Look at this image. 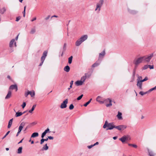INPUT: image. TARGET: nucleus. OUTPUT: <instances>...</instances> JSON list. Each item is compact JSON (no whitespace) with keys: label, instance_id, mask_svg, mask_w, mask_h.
Instances as JSON below:
<instances>
[{"label":"nucleus","instance_id":"obj_42","mask_svg":"<svg viewBox=\"0 0 156 156\" xmlns=\"http://www.w3.org/2000/svg\"><path fill=\"white\" fill-rule=\"evenodd\" d=\"M83 96V94H81V95H80V96H79V97H78L77 98V100H80L82 98Z\"/></svg>","mask_w":156,"mask_h":156},{"label":"nucleus","instance_id":"obj_7","mask_svg":"<svg viewBox=\"0 0 156 156\" xmlns=\"http://www.w3.org/2000/svg\"><path fill=\"white\" fill-rule=\"evenodd\" d=\"M126 126L123 125L115 126V128L120 131H122L126 129Z\"/></svg>","mask_w":156,"mask_h":156},{"label":"nucleus","instance_id":"obj_38","mask_svg":"<svg viewBox=\"0 0 156 156\" xmlns=\"http://www.w3.org/2000/svg\"><path fill=\"white\" fill-rule=\"evenodd\" d=\"M149 155L150 156H154L155 154L152 152H149Z\"/></svg>","mask_w":156,"mask_h":156},{"label":"nucleus","instance_id":"obj_5","mask_svg":"<svg viewBox=\"0 0 156 156\" xmlns=\"http://www.w3.org/2000/svg\"><path fill=\"white\" fill-rule=\"evenodd\" d=\"M144 58L143 57H141L137 58V59H135L134 61V63L136 66L139 64L143 62H144Z\"/></svg>","mask_w":156,"mask_h":156},{"label":"nucleus","instance_id":"obj_21","mask_svg":"<svg viewBox=\"0 0 156 156\" xmlns=\"http://www.w3.org/2000/svg\"><path fill=\"white\" fill-rule=\"evenodd\" d=\"M83 83V82L80 80L77 81L75 83L76 85L77 86L82 85Z\"/></svg>","mask_w":156,"mask_h":156},{"label":"nucleus","instance_id":"obj_64","mask_svg":"<svg viewBox=\"0 0 156 156\" xmlns=\"http://www.w3.org/2000/svg\"><path fill=\"white\" fill-rule=\"evenodd\" d=\"M128 145L129 146H132V145L133 144H128Z\"/></svg>","mask_w":156,"mask_h":156},{"label":"nucleus","instance_id":"obj_20","mask_svg":"<svg viewBox=\"0 0 156 156\" xmlns=\"http://www.w3.org/2000/svg\"><path fill=\"white\" fill-rule=\"evenodd\" d=\"M122 113L121 112H118V114L116 116L119 119L121 120L122 119Z\"/></svg>","mask_w":156,"mask_h":156},{"label":"nucleus","instance_id":"obj_31","mask_svg":"<svg viewBox=\"0 0 156 156\" xmlns=\"http://www.w3.org/2000/svg\"><path fill=\"white\" fill-rule=\"evenodd\" d=\"M36 105H33L32 106V107L31 108V109L29 111V112L30 113H32V112L34 110L35 108L36 107Z\"/></svg>","mask_w":156,"mask_h":156},{"label":"nucleus","instance_id":"obj_46","mask_svg":"<svg viewBox=\"0 0 156 156\" xmlns=\"http://www.w3.org/2000/svg\"><path fill=\"white\" fill-rule=\"evenodd\" d=\"M148 80V78L147 77H145L144 79L143 80H141V81H142V82H144L145 81L147 80Z\"/></svg>","mask_w":156,"mask_h":156},{"label":"nucleus","instance_id":"obj_15","mask_svg":"<svg viewBox=\"0 0 156 156\" xmlns=\"http://www.w3.org/2000/svg\"><path fill=\"white\" fill-rule=\"evenodd\" d=\"M142 82L141 81V80H137V82L136 84V85L138 87H139V88L142 90Z\"/></svg>","mask_w":156,"mask_h":156},{"label":"nucleus","instance_id":"obj_9","mask_svg":"<svg viewBox=\"0 0 156 156\" xmlns=\"http://www.w3.org/2000/svg\"><path fill=\"white\" fill-rule=\"evenodd\" d=\"M68 99H66L60 105V108H65L67 107V104L68 103Z\"/></svg>","mask_w":156,"mask_h":156},{"label":"nucleus","instance_id":"obj_12","mask_svg":"<svg viewBox=\"0 0 156 156\" xmlns=\"http://www.w3.org/2000/svg\"><path fill=\"white\" fill-rule=\"evenodd\" d=\"M9 90L15 89L16 91H17L18 90V87L16 84L11 85L9 88Z\"/></svg>","mask_w":156,"mask_h":156},{"label":"nucleus","instance_id":"obj_44","mask_svg":"<svg viewBox=\"0 0 156 156\" xmlns=\"http://www.w3.org/2000/svg\"><path fill=\"white\" fill-rule=\"evenodd\" d=\"M42 138V139L41 140L40 144H42L44 142V139L43 138Z\"/></svg>","mask_w":156,"mask_h":156},{"label":"nucleus","instance_id":"obj_36","mask_svg":"<svg viewBox=\"0 0 156 156\" xmlns=\"http://www.w3.org/2000/svg\"><path fill=\"white\" fill-rule=\"evenodd\" d=\"M91 100L92 99H90L88 101H87L85 104H84V106L86 107L90 103Z\"/></svg>","mask_w":156,"mask_h":156},{"label":"nucleus","instance_id":"obj_25","mask_svg":"<svg viewBox=\"0 0 156 156\" xmlns=\"http://www.w3.org/2000/svg\"><path fill=\"white\" fill-rule=\"evenodd\" d=\"M101 98V97L98 96L96 98V101L99 102L100 104H103L104 103V100L103 101H101V100H99V99H100Z\"/></svg>","mask_w":156,"mask_h":156},{"label":"nucleus","instance_id":"obj_27","mask_svg":"<svg viewBox=\"0 0 156 156\" xmlns=\"http://www.w3.org/2000/svg\"><path fill=\"white\" fill-rule=\"evenodd\" d=\"M39 134L38 133L35 132L33 133L31 136V137H35L38 136Z\"/></svg>","mask_w":156,"mask_h":156},{"label":"nucleus","instance_id":"obj_23","mask_svg":"<svg viewBox=\"0 0 156 156\" xmlns=\"http://www.w3.org/2000/svg\"><path fill=\"white\" fill-rule=\"evenodd\" d=\"M13 119H12L9 120V123H8V128H10V127L12 124Z\"/></svg>","mask_w":156,"mask_h":156},{"label":"nucleus","instance_id":"obj_34","mask_svg":"<svg viewBox=\"0 0 156 156\" xmlns=\"http://www.w3.org/2000/svg\"><path fill=\"white\" fill-rule=\"evenodd\" d=\"M86 76H83L82 77L80 80L82 81L84 83V82L85 81V80H86Z\"/></svg>","mask_w":156,"mask_h":156},{"label":"nucleus","instance_id":"obj_28","mask_svg":"<svg viewBox=\"0 0 156 156\" xmlns=\"http://www.w3.org/2000/svg\"><path fill=\"white\" fill-rule=\"evenodd\" d=\"M23 147H19L17 150V154H20L22 153V150Z\"/></svg>","mask_w":156,"mask_h":156},{"label":"nucleus","instance_id":"obj_19","mask_svg":"<svg viewBox=\"0 0 156 156\" xmlns=\"http://www.w3.org/2000/svg\"><path fill=\"white\" fill-rule=\"evenodd\" d=\"M82 42H83L79 38L76 42L75 45L76 46H79Z\"/></svg>","mask_w":156,"mask_h":156},{"label":"nucleus","instance_id":"obj_49","mask_svg":"<svg viewBox=\"0 0 156 156\" xmlns=\"http://www.w3.org/2000/svg\"><path fill=\"white\" fill-rule=\"evenodd\" d=\"M93 146H94V145H91L88 146L87 147L89 149H90Z\"/></svg>","mask_w":156,"mask_h":156},{"label":"nucleus","instance_id":"obj_14","mask_svg":"<svg viewBox=\"0 0 156 156\" xmlns=\"http://www.w3.org/2000/svg\"><path fill=\"white\" fill-rule=\"evenodd\" d=\"M88 38V36L87 35H84L82 36L80 38V39L83 42L85 40H86Z\"/></svg>","mask_w":156,"mask_h":156},{"label":"nucleus","instance_id":"obj_45","mask_svg":"<svg viewBox=\"0 0 156 156\" xmlns=\"http://www.w3.org/2000/svg\"><path fill=\"white\" fill-rule=\"evenodd\" d=\"M26 105V103L25 102H23V103L22 106L23 108H24Z\"/></svg>","mask_w":156,"mask_h":156},{"label":"nucleus","instance_id":"obj_56","mask_svg":"<svg viewBox=\"0 0 156 156\" xmlns=\"http://www.w3.org/2000/svg\"><path fill=\"white\" fill-rule=\"evenodd\" d=\"M98 144H99V143H98V142H96L95 143V144H93V145H94V146H95V145H97Z\"/></svg>","mask_w":156,"mask_h":156},{"label":"nucleus","instance_id":"obj_41","mask_svg":"<svg viewBox=\"0 0 156 156\" xmlns=\"http://www.w3.org/2000/svg\"><path fill=\"white\" fill-rule=\"evenodd\" d=\"M26 6L24 7V11L23 12V16L24 17L25 16V10H26Z\"/></svg>","mask_w":156,"mask_h":156},{"label":"nucleus","instance_id":"obj_51","mask_svg":"<svg viewBox=\"0 0 156 156\" xmlns=\"http://www.w3.org/2000/svg\"><path fill=\"white\" fill-rule=\"evenodd\" d=\"M20 17H17L16 18V21H18L20 19Z\"/></svg>","mask_w":156,"mask_h":156},{"label":"nucleus","instance_id":"obj_24","mask_svg":"<svg viewBox=\"0 0 156 156\" xmlns=\"http://www.w3.org/2000/svg\"><path fill=\"white\" fill-rule=\"evenodd\" d=\"M70 69V68L68 66H66L64 69V70L67 72H69Z\"/></svg>","mask_w":156,"mask_h":156},{"label":"nucleus","instance_id":"obj_26","mask_svg":"<svg viewBox=\"0 0 156 156\" xmlns=\"http://www.w3.org/2000/svg\"><path fill=\"white\" fill-rule=\"evenodd\" d=\"M24 113V112H17L16 113L15 116L16 117H18L22 115Z\"/></svg>","mask_w":156,"mask_h":156},{"label":"nucleus","instance_id":"obj_60","mask_svg":"<svg viewBox=\"0 0 156 156\" xmlns=\"http://www.w3.org/2000/svg\"><path fill=\"white\" fill-rule=\"evenodd\" d=\"M19 35V34H18V35L16 37V40H18V39Z\"/></svg>","mask_w":156,"mask_h":156},{"label":"nucleus","instance_id":"obj_37","mask_svg":"<svg viewBox=\"0 0 156 156\" xmlns=\"http://www.w3.org/2000/svg\"><path fill=\"white\" fill-rule=\"evenodd\" d=\"M156 90V86L155 87H154L151 88V89H150V90H148V92H149V93L151 91L154 90Z\"/></svg>","mask_w":156,"mask_h":156},{"label":"nucleus","instance_id":"obj_47","mask_svg":"<svg viewBox=\"0 0 156 156\" xmlns=\"http://www.w3.org/2000/svg\"><path fill=\"white\" fill-rule=\"evenodd\" d=\"M148 67L150 68V69H154V66H153L148 65Z\"/></svg>","mask_w":156,"mask_h":156},{"label":"nucleus","instance_id":"obj_8","mask_svg":"<svg viewBox=\"0 0 156 156\" xmlns=\"http://www.w3.org/2000/svg\"><path fill=\"white\" fill-rule=\"evenodd\" d=\"M30 95L31 97H33L35 95V92L34 90L31 91H28L27 92H25L24 95L26 97H27L28 95Z\"/></svg>","mask_w":156,"mask_h":156},{"label":"nucleus","instance_id":"obj_1","mask_svg":"<svg viewBox=\"0 0 156 156\" xmlns=\"http://www.w3.org/2000/svg\"><path fill=\"white\" fill-rule=\"evenodd\" d=\"M115 126L114 125L113 122H111L108 123L107 121H106L105 122V124L103 126V128L104 129L106 128L107 127L106 130H108V129L112 130L114 128H115Z\"/></svg>","mask_w":156,"mask_h":156},{"label":"nucleus","instance_id":"obj_33","mask_svg":"<svg viewBox=\"0 0 156 156\" xmlns=\"http://www.w3.org/2000/svg\"><path fill=\"white\" fill-rule=\"evenodd\" d=\"M149 93V92H148V91H146V92H143V91H141L139 92V94L143 96L144 94H147Z\"/></svg>","mask_w":156,"mask_h":156},{"label":"nucleus","instance_id":"obj_16","mask_svg":"<svg viewBox=\"0 0 156 156\" xmlns=\"http://www.w3.org/2000/svg\"><path fill=\"white\" fill-rule=\"evenodd\" d=\"M15 40L14 39H12L10 42L9 43V47H12L13 44V43H14V45L15 46H16V43L15 42Z\"/></svg>","mask_w":156,"mask_h":156},{"label":"nucleus","instance_id":"obj_54","mask_svg":"<svg viewBox=\"0 0 156 156\" xmlns=\"http://www.w3.org/2000/svg\"><path fill=\"white\" fill-rule=\"evenodd\" d=\"M36 20V17H34V18H33V19H32V20H31V21L32 22H33L35 20Z\"/></svg>","mask_w":156,"mask_h":156},{"label":"nucleus","instance_id":"obj_57","mask_svg":"<svg viewBox=\"0 0 156 156\" xmlns=\"http://www.w3.org/2000/svg\"><path fill=\"white\" fill-rule=\"evenodd\" d=\"M7 78H8L9 79L11 80V78L9 76V75L8 76H7Z\"/></svg>","mask_w":156,"mask_h":156},{"label":"nucleus","instance_id":"obj_58","mask_svg":"<svg viewBox=\"0 0 156 156\" xmlns=\"http://www.w3.org/2000/svg\"><path fill=\"white\" fill-rule=\"evenodd\" d=\"M23 139L22 140H21L18 143V144H20V143H22V141H23Z\"/></svg>","mask_w":156,"mask_h":156},{"label":"nucleus","instance_id":"obj_43","mask_svg":"<svg viewBox=\"0 0 156 156\" xmlns=\"http://www.w3.org/2000/svg\"><path fill=\"white\" fill-rule=\"evenodd\" d=\"M10 131H8V132H7V133H6V134H5V135L2 138V139H4V138H5L6 137V136L9 133H10Z\"/></svg>","mask_w":156,"mask_h":156},{"label":"nucleus","instance_id":"obj_52","mask_svg":"<svg viewBox=\"0 0 156 156\" xmlns=\"http://www.w3.org/2000/svg\"><path fill=\"white\" fill-rule=\"evenodd\" d=\"M132 147L135 148H136L137 147V146L136 145L134 144H133Z\"/></svg>","mask_w":156,"mask_h":156},{"label":"nucleus","instance_id":"obj_22","mask_svg":"<svg viewBox=\"0 0 156 156\" xmlns=\"http://www.w3.org/2000/svg\"><path fill=\"white\" fill-rule=\"evenodd\" d=\"M11 94H12L11 91L10 90H9L8 91V93L7 94V95H6V96L5 97V99H7L9 98L11 96Z\"/></svg>","mask_w":156,"mask_h":156},{"label":"nucleus","instance_id":"obj_18","mask_svg":"<svg viewBox=\"0 0 156 156\" xmlns=\"http://www.w3.org/2000/svg\"><path fill=\"white\" fill-rule=\"evenodd\" d=\"M101 61L98 60V61L96 62L94 64H93L92 66V67H94L98 66L100 63Z\"/></svg>","mask_w":156,"mask_h":156},{"label":"nucleus","instance_id":"obj_30","mask_svg":"<svg viewBox=\"0 0 156 156\" xmlns=\"http://www.w3.org/2000/svg\"><path fill=\"white\" fill-rule=\"evenodd\" d=\"M48 147L47 146V144H45L42 148V150H45L46 151L48 150Z\"/></svg>","mask_w":156,"mask_h":156},{"label":"nucleus","instance_id":"obj_29","mask_svg":"<svg viewBox=\"0 0 156 156\" xmlns=\"http://www.w3.org/2000/svg\"><path fill=\"white\" fill-rule=\"evenodd\" d=\"M6 9L5 7H3L0 9V12L2 14H3L6 11Z\"/></svg>","mask_w":156,"mask_h":156},{"label":"nucleus","instance_id":"obj_35","mask_svg":"<svg viewBox=\"0 0 156 156\" xmlns=\"http://www.w3.org/2000/svg\"><path fill=\"white\" fill-rule=\"evenodd\" d=\"M36 32V29L35 28H33L31 29L30 31V33L31 34H34Z\"/></svg>","mask_w":156,"mask_h":156},{"label":"nucleus","instance_id":"obj_59","mask_svg":"<svg viewBox=\"0 0 156 156\" xmlns=\"http://www.w3.org/2000/svg\"><path fill=\"white\" fill-rule=\"evenodd\" d=\"M72 86L70 85L69 87V88H68V90H69L70 89V88H72Z\"/></svg>","mask_w":156,"mask_h":156},{"label":"nucleus","instance_id":"obj_50","mask_svg":"<svg viewBox=\"0 0 156 156\" xmlns=\"http://www.w3.org/2000/svg\"><path fill=\"white\" fill-rule=\"evenodd\" d=\"M21 131V130H20L19 129H18V132L17 133V134L16 135V136H17L20 133Z\"/></svg>","mask_w":156,"mask_h":156},{"label":"nucleus","instance_id":"obj_53","mask_svg":"<svg viewBox=\"0 0 156 156\" xmlns=\"http://www.w3.org/2000/svg\"><path fill=\"white\" fill-rule=\"evenodd\" d=\"M50 15H49L47 17L45 18V20H48L50 17Z\"/></svg>","mask_w":156,"mask_h":156},{"label":"nucleus","instance_id":"obj_39","mask_svg":"<svg viewBox=\"0 0 156 156\" xmlns=\"http://www.w3.org/2000/svg\"><path fill=\"white\" fill-rule=\"evenodd\" d=\"M74 108V106L72 104H71L69 106V109L70 110H72Z\"/></svg>","mask_w":156,"mask_h":156},{"label":"nucleus","instance_id":"obj_40","mask_svg":"<svg viewBox=\"0 0 156 156\" xmlns=\"http://www.w3.org/2000/svg\"><path fill=\"white\" fill-rule=\"evenodd\" d=\"M149 67L148 65H145L144 66L143 68V69L145 70L147 69Z\"/></svg>","mask_w":156,"mask_h":156},{"label":"nucleus","instance_id":"obj_63","mask_svg":"<svg viewBox=\"0 0 156 156\" xmlns=\"http://www.w3.org/2000/svg\"><path fill=\"white\" fill-rule=\"evenodd\" d=\"M44 141H47L48 140V137L46 139H44Z\"/></svg>","mask_w":156,"mask_h":156},{"label":"nucleus","instance_id":"obj_6","mask_svg":"<svg viewBox=\"0 0 156 156\" xmlns=\"http://www.w3.org/2000/svg\"><path fill=\"white\" fill-rule=\"evenodd\" d=\"M104 103L106 104L107 107H109L112 105V100L110 98H107L104 100Z\"/></svg>","mask_w":156,"mask_h":156},{"label":"nucleus","instance_id":"obj_3","mask_svg":"<svg viewBox=\"0 0 156 156\" xmlns=\"http://www.w3.org/2000/svg\"><path fill=\"white\" fill-rule=\"evenodd\" d=\"M154 56L153 53H151L147 55L143 56L144 58V62H148Z\"/></svg>","mask_w":156,"mask_h":156},{"label":"nucleus","instance_id":"obj_2","mask_svg":"<svg viewBox=\"0 0 156 156\" xmlns=\"http://www.w3.org/2000/svg\"><path fill=\"white\" fill-rule=\"evenodd\" d=\"M104 0H100L97 3L95 11L99 12L101 10V8L104 3Z\"/></svg>","mask_w":156,"mask_h":156},{"label":"nucleus","instance_id":"obj_11","mask_svg":"<svg viewBox=\"0 0 156 156\" xmlns=\"http://www.w3.org/2000/svg\"><path fill=\"white\" fill-rule=\"evenodd\" d=\"M129 137L128 136H124L121 138H119V140L121 141L122 143H123L128 139Z\"/></svg>","mask_w":156,"mask_h":156},{"label":"nucleus","instance_id":"obj_55","mask_svg":"<svg viewBox=\"0 0 156 156\" xmlns=\"http://www.w3.org/2000/svg\"><path fill=\"white\" fill-rule=\"evenodd\" d=\"M73 80H72L70 82V85L72 86V85L73 84Z\"/></svg>","mask_w":156,"mask_h":156},{"label":"nucleus","instance_id":"obj_32","mask_svg":"<svg viewBox=\"0 0 156 156\" xmlns=\"http://www.w3.org/2000/svg\"><path fill=\"white\" fill-rule=\"evenodd\" d=\"M73 57L72 56H71L68 58V63L69 64H71L72 61Z\"/></svg>","mask_w":156,"mask_h":156},{"label":"nucleus","instance_id":"obj_13","mask_svg":"<svg viewBox=\"0 0 156 156\" xmlns=\"http://www.w3.org/2000/svg\"><path fill=\"white\" fill-rule=\"evenodd\" d=\"M50 130L48 128L46 129L44 132H43L41 136V138H44V137L45 136L46 134L48 132L50 133L51 132L49 131Z\"/></svg>","mask_w":156,"mask_h":156},{"label":"nucleus","instance_id":"obj_4","mask_svg":"<svg viewBox=\"0 0 156 156\" xmlns=\"http://www.w3.org/2000/svg\"><path fill=\"white\" fill-rule=\"evenodd\" d=\"M47 53L48 52L47 51H44L43 52V55L41 58V62L39 65V66H41L42 65L44 60L47 56Z\"/></svg>","mask_w":156,"mask_h":156},{"label":"nucleus","instance_id":"obj_61","mask_svg":"<svg viewBox=\"0 0 156 156\" xmlns=\"http://www.w3.org/2000/svg\"><path fill=\"white\" fill-rule=\"evenodd\" d=\"M58 17V16L56 15H54L53 16H52V17H51V18H52V17Z\"/></svg>","mask_w":156,"mask_h":156},{"label":"nucleus","instance_id":"obj_10","mask_svg":"<svg viewBox=\"0 0 156 156\" xmlns=\"http://www.w3.org/2000/svg\"><path fill=\"white\" fill-rule=\"evenodd\" d=\"M105 51L104 50L101 52L99 54V56L98 58V60H100L101 61L104 56H105Z\"/></svg>","mask_w":156,"mask_h":156},{"label":"nucleus","instance_id":"obj_48","mask_svg":"<svg viewBox=\"0 0 156 156\" xmlns=\"http://www.w3.org/2000/svg\"><path fill=\"white\" fill-rule=\"evenodd\" d=\"M48 139L50 140H53L54 138L53 137L51 136H48Z\"/></svg>","mask_w":156,"mask_h":156},{"label":"nucleus","instance_id":"obj_17","mask_svg":"<svg viewBox=\"0 0 156 156\" xmlns=\"http://www.w3.org/2000/svg\"><path fill=\"white\" fill-rule=\"evenodd\" d=\"M26 123L24 122H22L19 127V129L22 130L23 127L25 126Z\"/></svg>","mask_w":156,"mask_h":156},{"label":"nucleus","instance_id":"obj_62","mask_svg":"<svg viewBox=\"0 0 156 156\" xmlns=\"http://www.w3.org/2000/svg\"><path fill=\"white\" fill-rule=\"evenodd\" d=\"M117 138V137L116 136H114L113 137V139L114 140L116 139Z\"/></svg>","mask_w":156,"mask_h":156}]
</instances>
